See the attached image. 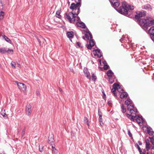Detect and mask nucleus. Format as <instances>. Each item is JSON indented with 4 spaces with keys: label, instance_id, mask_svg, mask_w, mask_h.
Listing matches in <instances>:
<instances>
[{
    "label": "nucleus",
    "instance_id": "4c0bfd02",
    "mask_svg": "<svg viewBox=\"0 0 154 154\" xmlns=\"http://www.w3.org/2000/svg\"><path fill=\"white\" fill-rule=\"evenodd\" d=\"M52 151L54 152H56V149L53 146H52Z\"/></svg>",
    "mask_w": 154,
    "mask_h": 154
},
{
    "label": "nucleus",
    "instance_id": "9b49d317",
    "mask_svg": "<svg viewBox=\"0 0 154 154\" xmlns=\"http://www.w3.org/2000/svg\"><path fill=\"white\" fill-rule=\"evenodd\" d=\"M110 2L112 6L116 9H117L116 8L118 7L120 5V3L118 0H110Z\"/></svg>",
    "mask_w": 154,
    "mask_h": 154
},
{
    "label": "nucleus",
    "instance_id": "e433bc0d",
    "mask_svg": "<svg viewBox=\"0 0 154 154\" xmlns=\"http://www.w3.org/2000/svg\"><path fill=\"white\" fill-rule=\"evenodd\" d=\"M60 12L59 11H57L56 13V16L57 17L60 18Z\"/></svg>",
    "mask_w": 154,
    "mask_h": 154
},
{
    "label": "nucleus",
    "instance_id": "0e129e2a",
    "mask_svg": "<svg viewBox=\"0 0 154 154\" xmlns=\"http://www.w3.org/2000/svg\"><path fill=\"white\" fill-rule=\"evenodd\" d=\"M0 154H2V153H0ZM4 154H5V153H4Z\"/></svg>",
    "mask_w": 154,
    "mask_h": 154
},
{
    "label": "nucleus",
    "instance_id": "2eb2a0df",
    "mask_svg": "<svg viewBox=\"0 0 154 154\" xmlns=\"http://www.w3.org/2000/svg\"><path fill=\"white\" fill-rule=\"evenodd\" d=\"M95 44L94 40L93 39H91L89 41V44L87 45V47L88 49H91L92 47L94 46Z\"/></svg>",
    "mask_w": 154,
    "mask_h": 154
},
{
    "label": "nucleus",
    "instance_id": "13d9d810",
    "mask_svg": "<svg viewBox=\"0 0 154 154\" xmlns=\"http://www.w3.org/2000/svg\"><path fill=\"white\" fill-rule=\"evenodd\" d=\"M82 38L83 39H85V37L84 36H83Z\"/></svg>",
    "mask_w": 154,
    "mask_h": 154
},
{
    "label": "nucleus",
    "instance_id": "79ce46f5",
    "mask_svg": "<svg viewBox=\"0 0 154 154\" xmlns=\"http://www.w3.org/2000/svg\"><path fill=\"white\" fill-rule=\"evenodd\" d=\"M74 9H75L76 10H75L74 12H77V11H78V14H79L80 12V10L79 9V7L77 8V9H76V8H75Z\"/></svg>",
    "mask_w": 154,
    "mask_h": 154
},
{
    "label": "nucleus",
    "instance_id": "a18cd8bd",
    "mask_svg": "<svg viewBox=\"0 0 154 154\" xmlns=\"http://www.w3.org/2000/svg\"><path fill=\"white\" fill-rule=\"evenodd\" d=\"M99 120L100 124L102 126L103 124V123L102 122V120Z\"/></svg>",
    "mask_w": 154,
    "mask_h": 154
},
{
    "label": "nucleus",
    "instance_id": "6ab92c4d",
    "mask_svg": "<svg viewBox=\"0 0 154 154\" xmlns=\"http://www.w3.org/2000/svg\"><path fill=\"white\" fill-rule=\"evenodd\" d=\"M76 25L79 27H82V28H85L86 26L85 24L82 22H77Z\"/></svg>",
    "mask_w": 154,
    "mask_h": 154
},
{
    "label": "nucleus",
    "instance_id": "0eeeda50",
    "mask_svg": "<svg viewBox=\"0 0 154 154\" xmlns=\"http://www.w3.org/2000/svg\"><path fill=\"white\" fill-rule=\"evenodd\" d=\"M13 50L6 48H0V53L2 54L7 53L8 54H12Z\"/></svg>",
    "mask_w": 154,
    "mask_h": 154
},
{
    "label": "nucleus",
    "instance_id": "a878e982",
    "mask_svg": "<svg viewBox=\"0 0 154 154\" xmlns=\"http://www.w3.org/2000/svg\"><path fill=\"white\" fill-rule=\"evenodd\" d=\"M107 75L109 78H111L113 76V73L111 70H109L107 72Z\"/></svg>",
    "mask_w": 154,
    "mask_h": 154
},
{
    "label": "nucleus",
    "instance_id": "8fccbe9b",
    "mask_svg": "<svg viewBox=\"0 0 154 154\" xmlns=\"http://www.w3.org/2000/svg\"><path fill=\"white\" fill-rule=\"evenodd\" d=\"M151 39L154 42V35L152 36Z\"/></svg>",
    "mask_w": 154,
    "mask_h": 154
},
{
    "label": "nucleus",
    "instance_id": "2f4dec72",
    "mask_svg": "<svg viewBox=\"0 0 154 154\" xmlns=\"http://www.w3.org/2000/svg\"><path fill=\"white\" fill-rule=\"evenodd\" d=\"M135 146L137 147V148L138 149L140 153H141V152H142V150L140 149V147L137 144H135Z\"/></svg>",
    "mask_w": 154,
    "mask_h": 154
},
{
    "label": "nucleus",
    "instance_id": "a19ab883",
    "mask_svg": "<svg viewBox=\"0 0 154 154\" xmlns=\"http://www.w3.org/2000/svg\"><path fill=\"white\" fill-rule=\"evenodd\" d=\"M40 148L39 147V151L41 152H42L43 150V146H41L40 147Z\"/></svg>",
    "mask_w": 154,
    "mask_h": 154
},
{
    "label": "nucleus",
    "instance_id": "dca6fc26",
    "mask_svg": "<svg viewBox=\"0 0 154 154\" xmlns=\"http://www.w3.org/2000/svg\"><path fill=\"white\" fill-rule=\"evenodd\" d=\"M138 117L141 119V120H140V119H138V118H137V116L136 115L135 117H133V119L132 120L131 119V118H129V119H130L131 120L133 121H134V119H135L136 120L137 122L139 123H140L141 121H142L143 120V118L142 117V116H138Z\"/></svg>",
    "mask_w": 154,
    "mask_h": 154
},
{
    "label": "nucleus",
    "instance_id": "a211bd4d",
    "mask_svg": "<svg viewBox=\"0 0 154 154\" xmlns=\"http://www.w3.org/2000/svg\"><path fill=\"white\" fill-rule=\"evenodd\" d=\"M85 38L88 40L91 39L92 38V36L90 32L88 31L87 33L85 34Z\"/></svg>",
    "mask_w": 154,
    "mask_h": 154
},
{
    "label": "nucleus",
    "instance_id": "de8ad7c7",
    "mask_svg": "<svg viewBox=\"0 0 154 154\" xmlns=\"http://www.w3.org/2000/svg\"><path fill=\"white\" fill-rule=\"evenodd\" d=\"M98 115L99 117L102 116L101 112L99 110H98Z\"/></svg>",
    "mask_w": 154,
    "mask_h": 154
},
{
    "label": "nucleus",
    "instance_id": "6e6552de",
    "mask_svg": "<svg viewBox=\"0 0 154 154\" xmlns=\"http://www.w3.org/2000/svg\"><path fill=\"white\" fill-rule=\"evenodd\" d=\"M139 21V25L145 27H147V25L148 23V19H142L138 20Z\"/></svg>",
    "mask_w": 154,
    "mask_h": 154
},
{
    "label": "nucleus",
    "instance_id": "6e6d98bb",
    "mask_svg": "<svg viewBox=\"0 0 154 154\" xmlns=\"http://www.w3.org/2000/svg\"><path fill=\"white\" fill-rule=\"evenodd\" d=\"M120 41L122 42V39H120Z\"/></svg>",
    "mask_w": 154,
    "mask_h": 154
},
{
    "label": "nucleus",
    "instance_id": "7c9ffc66",
    "mask_svg": "<svg viewBox=\"0 0 154 154\" xmlns=\"http://www.w3.org/2000/svg\"><path fill=\"white\" fill-rule=\"evenodd\" d=\"M121 108L122 112L125 113L126 112V109L124 107V105L122 104L121 106Z\"/></svg>",
    "mask_w": 154,
    "mask_h": 154
},
{
    "label": "nucleus",
    "instance_id": "69168bd1",
    "mask_svg": "<svg viewBox=\"0 0 154 154\" xmlns=\"http://www.w3.org/2000/svg\"><path fill=\"white\" fill-rule=\"evenodd\" d=\"M40 37H41V36H39V38H40Z\"/></svg>",
    "mask_w": 154,
    "mask_h": 154
},
{
    "label": "nucleus",
    "instance_id": "f8f14e48",
    "mask_svg": "<svg viewBox=\"0 0 154 154\" xmlns=\"http://www.w3.org/2000/svg\"><path fill=\"white\" fill-rule=\"evenodd\" d=\"M31 106L29 104H27L26 106V114L29 116L32 112Z\"/></svg>",
    "mask_w": 154,
    "mask_h": 154
},
{
    "label": "nucleus",
    "instance_id": "9d476101",
    "mask_svg": "<svg viewBox=\"0 0 154 154\" xmlns=\"http://www.w3.org/2000/svg\"><path fill=\"white\" fill-rule=\"evenodd\" d=\"M93 53L95 57L100 58L102 56V53L99 49H97L93 51Z\"/></svg>",
    "mask_w": 154,
    "mask_h": 154
},
{
    "label": "nucleus",
    "instance_id": "4be33fe9",
    "mask_svg": "<svg viewBox=\"0 0 154 154\" xmlns=\"http://www.w3.org/2000/svg\"><path fill=\"white\" fill-rule=\"evenodd\" d=\"M147 130L148 133L150 135H152L154 134V131L150 127H147Z\"/></svg>",
    "mask_w": 154,
    "mask_h": 154
},
{
    "label": "nucleus",
    "instance_id": "37998d69",
    "mask_svg": "<svg viewBox=\"0 0 154 154\" xmlns=\"http://www.w3.org/2000/svg\"><path fill=\"white\" fill-rule=\"evenodd\" d=\"M84 121L85 123L88 122V119L86 117H85L84 118Z\"/></svg>",
    "mask_w": 154,
    "mask_h": 154
},
{
    "label": "nucleus",
    "instance_id": "20e7f679",
    "mask_svg": "<svg viewBox=\"0 0 154 154\" xmlns=\"http://www.w3.org/2000/svg\"><path fill=\"white\" fill-rule=\"evenodd\" d=\"M117 90L119 92H123L124 90L121 86H120L117 83H115L113 84L112 87V88L111 90L112 92L113 93L115 97H116L117 94L116 93V90Z\"/></svg>",
    "mask_w": 154,
    "mask_h": 154
},
{
    "label": "nucleus",
    "instance_id": "412c9836",
    "mask_svg": "<svg viewBox=\"0 0 154 154\" xmlns=\"http://www.w3.org/2000/svg\"><path fill=\"white\" fill-rule=\"evenodd\" d=\"M149 33L150 34V37L151 38V36L154 35V26H152L150 28L149 31Z\"/></svg>",
    "mask_w": 154,
    "mask_h": 154
},
{
    "label": "nucleus",
    "instance_id": "3c124183",
    "mask_svg": "<svg viewBox=\"0 0 154 154\" xmlns=\"http://www.w3.org/2000/svg\"><path fill=\"white\" fill-rule=\"evenodd\" d=\"M138 143L140 145H141L142 144L141 142L140 141H138Z\"/></svg>",
    "mask_w": 154,
    "mask_h": 154
},
{
    "label": "nucleus",
    "instance_id": "72a5a7b5",
    "mask_svg": "<svg viewBox=\"0 0 154 154\" xmlns=\"http://www.w3.org/2000/svg\"><path fill=\"white\" fill-rule=\"evenodd\" d=\"M92 79L94 81H95L97 79V77L95 74L94 73L93 74L92 76Z\"/></svg>",
    "mask_w": 154,
    "mask_h": 154
},
{
    "label": "nucleus",
    "instance_id": "ddd939ff",
    "mask_svg": "<svg viewBox=\"0 0 154 154\" xmlns=\"http://www.w3.org/2000/svg\"><path fill=\"white\" fill-rule=\"evenodd\" d=\"M83 72L87 78L89 79V80H90L91 79V77L90 76V73L87 69L86 68H84L83 69Z\"/></svg>",
    "mask_w": 154,
    "mask_h": 154
},
{
    "label": "nucleus",
    "instance_id": "cd10ccee",
    "mask_svg": "<svg viewBox=\"0 0 154 154\" xmlns=\"http://www.w3.org/2000/svg\"><path fill=\"white\" fill-rule=\"evenodd\" d=\"M143 8L145 9H148L149 10H151L152 8L151 6L149 4H146L144 6Z\"/></svg>",
    "mask_w": 154,
    "mask_h": 154
},
{
    "label": "nucleus",
    "instance_id": "58836bf2",
    "mask_svg": "<svg viewBox=\"0 0 154 154\" xmlns=\"http://www.w3.org/2000/svg\"><path fill=\"white\" fill-rule=\"evenodd\" d=\"M81 43L79 42H77L76 43V46H78L79 47L82 48V47L81 46Z\"/></svg>",
    "mask_w": 154,
    "mask_h": 154
},
{
    "label": "nucleus",
    "instance_id": "39448f33",
    "mask_svg": "<svg viewBox=\"0 0 154 154\" xmlns=\"http://www.w3.org/2000/svg\"><path fill=\"white\" fill-rule=\"evenodd\" d=\"M76 2V4H75L74 3H72L70 7V9H74L77 8L78 7H80L81 6V0H74Z\"/></svg>",
    "mask_w": 154,
    "mask_h": 154
},
{
    "label": "nucleus",
    "instance_id": "49530a36",
    "mask_svg": "<svg viewBox=\"0 0 154 154\" xmlns=\"http://www.w3.org/2000/svg\"><path fill=\"white\" fill-rule=\"evenodd\" d=\"M25 130L24 129H23L22 131V132L21 135H22V137L25 134Z\"/></svg>",
    "mask_w": 154,
    "mask_h": 154
},
{
    "label": "nucleus",
    "instance_id": "5701e85b",
    "mask_svg": "<svg viewBox=\"0 0 154 154\" xmlns=\"http://www.w3.org/2000/svg\"><path fill=\"white\" fill-rule=\"evenodd\" d=\"M148 21L147 27L154 25V20H151L149 19H148Z\"/></svg>",
    "mask_w": 154,
    "mask_h": 154
},
{
    "label": "nucleus",
    "instance_id": "864d4df0",
    "mask_svg": "<svg viewBox=\"0 0 154 154\" xmlns=\"http://www.w3.org/2000/svg\"><path fill=\"white\" fill-rule=\"evenodd\" d=\"M85 123L86 124H87L88 126H89V124L88 122H87L86 123Z\"/></svg>",
    "mask_w": 154,
    "mask_h": 154
},
{
    "label": "nucleus",
    "instance_id": "e2e57ef3",
    "mask_svg": "<svg viewBox=\"0 0 154 154\" xmlns=\"http://www.w3.org/2000/svg\"><path fill=\"white\" fill-rule=\"evenodd\" d=\"M1 64H0V67H1Z\"/></svg>",
    "mask_w": 154,
    "mask_h": 154
},
{
    "label": "nucleus",
    "instance_id": "aec40b11",
    "mask_svg": "<svg viewBox=\"0 0 154 154\" xmlns=\"http://www.w3.org/2000/svg\"><path fill=\"white\" fill-rule=\"evenodd\" d=\"M128 96V94L127 92H121L120 95V97L121 98H126Z\"/></svg>",
    "mask_w": 154,
    "mask_h": 154
},
{
    "label": "nucleus",
    "instance_id": "7ed1b4c3",
    "mask_svg": "<svg viewBox=\"0 0 154 154\" xmlns=\"http://www.w3.org/2000/svg\"><path fill=\"white\" fill-rule=\"evenodd\" d=\"M72 10V11L68 13H66L65 14L64 17L70 23H72L73 21L72 17L74 16V15H78V11H77V12H74L75 10H76L75 9H71Z\"/></svg>",
    "mask_w": 154,
    "mask_h": 154
},
{
    "label": "nucleus",
    "instance_id": "c756f323",
    "mask_svg": "<svg viewBox=\"0 0 154 154\" xmlns=\"http://www.w3.org/2000/svg\"><path fill=\"white\" fill-rule=\"evenodd\" d=\"M73 17H72L73 21L74 22L75 20H76L77 21H79L80 20V18L79 17H76L74 15V16Z\"/></svg>",
    "mask_w": 154,
    "mask_h": 154
},
{
    "label": "nucleus",
    "instance_id": "bf43d9fd",
    "mask_svg": "<svg viewBox=\"0 0 154 154\" xmlns=\"http://www.w3.org/2000/svg\"><path fill=\"white\" fill-rule=\"evenodd\" d=\"M108 104H109L110 103V102H108Z\"/></svg>",
    "mask_w": 154,
    "mask_h": 154
},
{
    "label": "nucleus",
    "instance_id": "423d86ee",
    "mask_svg": "<svg viewBox=\"0 0 154 154\" xmlns=\"http://www.w3.org/2000/svg\"><path fill=\"white\" fill-rule=\"evenodd\" d=\"M146 12L144 11H142L139 12L138 13H137V15L135 16V18L138 21L140 19V18L146 16Z\"/></svg>",
    "mask_w": 154,
    "mask_h": 154
},
{
    "label": "nucleus",
    "instance_id": "1a4fd4ad",
    "mask_svg": "<svg viewBox=\"0 0 154 154\" xmlns=\"http://www.w3.org/2000/svg\"><path fill=\"white\" fill-rule=\"evenodd\" d=\"M17 83L19 88L23 92L25 91L26 87V86L23 83L18 82L17 81H14Z\"/></svg>",
    "mask_w": 154,
    "mask_h": 154
},
{
    "label": "nucleus",
    "instance_id": "09e8293b",
    "mask_svg": "<svg viewBox=\"0 0 154 154\" xmlns=\"http://www.w3.org/2000/svg\"><path fill=\"white\" fill-rule=\"evenodd\" d=\"M152 149H154V143H152Z\"/></svg>",
    "mask_w": 154,
    "mask_h": 154
},
{
    "label": "nucleus",
    "instance_id": "bb28decb",
    "mask_svg": "<svg viewBox=\"0 0 154 154\" xmlns=\"http://www.w3.org/2000/svg\"><path fill=\"white\" fill-rule=\"evenodd\" d=\"M5 15V13L4 11H0V20H3Z\"/></svg>",
    "mask_w": 154,
    "mask_h": 154
},
{
    "label": "nucleus",
    "instance_id": "ea45409f",
    "mask_svg": "<svg viewBox=\"0 0 154 154\" xmlns=\"http://www.w3.org/2000/svg\"><path fill=\"white\" fill-rule=\"evenodd\" d=\"M114 82V81L111 78H109V82L110 84H112Z\"/></svg>",
    "mask_w": 154,
    "mask_h": 154
},
{
    "label": "nucleus",
    "instance_id": "f3484780",
    "mask_svg": "<svg viewBox=\"0 0 154 154\" xmlns=\"http://www.w3.org/2000/svg\"><path fill=\"white\" fill-rule=\"evenodd\" d=\"M146 144V150L148 151L150 149V144L149 143V140L147 139L145 140Z\"/></svg>",
    "mask_w": 154,
    "mask_h": 154
},
{
    "label": "nucleus",
    "instance_id": "393cba45",
    "mask_svg": "<svg viewBox=\"0 0 154 154\" xmlns=\"http://www.w3.org/2000/svg\"><path fill=\"white\" fill-rule=\"evenodd\" d=\"M67 36L68 38H72L73 37V33L72 32H68L66 33Z\"/></svg>",
    "mask_w": 154,
    "mask_h": 154
},
{
    "label": "nucleus",
    "instance_id": "c9c22d12",
    "mask_svg": "<svg viewBox=\"0 0 154 154\" xmlns=\"http://www.w3.org/2000/svg\"><path fill=\"white\" fill-rule=\"evenodd\" d=\"M149 138L150 139V142L151 143H154V136H153L151 137H149Z\"/></svg>",
    "mask_w": 154,
    "mask_h": 154
},
{
    "label": "nucleus",
    "instance_id": "f03ea898",
    "mask_svg": "<svg viewBox=\"0 0 154 154\" xmlns=\"http://www.w3.org/2000/svg\"><path fill=\"white\" fill-rule=\"evenodd\" d=\"M122 6H120L119 9H116V11L120 13L125 15L127 16L128 15V10H132L134 9L133 6L128 5L125 2H122Z\"/></svg>",
    "mask_w": 154,
    "mask_h": 154
},
{
    "label": "nucleus",
    "instance_id": "f704fd0d",
    "mask_svg": "<svg viewBox=\"0 0 154 154\" xmlns=\"http://www.w3.org/2000/svg\"><path fill=\"white\" fill-rule=\"evenodd\" d=\"M1 114L3 116V117H5V115H6V113L5 112V110H2L1 112Z\"/></svg>",
    "mask_w": 154,
    "mask_h": 154
},
{
    "label": "nucleus",
    "instance_id": "c85d7f7f",
    "mask_svg": "<svg viewBox=\"0 0 154 154\" xmlns=\"http://www.w3.org/2000/svg\"><path fill=\"white\" fill-rule=\"evenodd\" d=\"M103 63L104 64V65L103 66L104 69L105 70L108 69L109 68V66L106 64V61H103Z\"/></svg>",
    "mask_w": 154,
    "mask_h": 154
},
{
    "label": "nucleus",
    "instance_id": "5fc2aeb1",
    "mask_svg": "<svg viewBox=\"0 0 154 154\" xmlns=\"http://www.w3.org/2000/svg\"><path fill=\"white\" fill-rule=\"evenodd\" d=\"M1 4H2V2H1V0H0V5Z\"/></svg>",
    "mask_w": 154,
    "mask_h": 154
},
{
    "label": "nucleus",
    "instance_id": "b1692460",
    "mask_svg": "<svg viewBox=\"0 0 154 154\" xmlns=\"http://www.w3.org/2000/svg\"><path fill=\"white\" fill-rule=\"evenodd\" d=\"M2 36L3 37V38H4V39L8 42L12 44L11 41L9 38L5 36V35L3 34L2 35Z\"/></svg>",
    "mask_w": 154,
    "mask_h": 154
},
{
    "label": "nucleus",
    "instance_id": "052dcab7",
    "mask_svg": "<svg viewBox=\"0 0 154 154\" xmlns=\"http://www.w3.org/2000/svg\"><path fill=\"white\" fill-rule=\"evenodd\" d=\"M40 41H39V44H40Z\"/></svg>",
    "mask_w": 154,
    "mask_h": 154
},
{
    "label": "nucleus",
    "instance_id": "c03bdc74",
    "mask_svg": "<svg viewBox=\"0 0 154 154\" xmlns=\"http://www.w3.org/2000/svg\"><path fill=\"white\" fill-rule=\"evenodd\" d=\"M128 135L130 137H131L132 136V135L130 132V131L129 130H128Z\"/></svg>",
    "mask_w": 154,
    "mask_h": 154
},
{
    "label": "nucleus",
    "instance_id": "603ef678",
    "mask_svg": "<svg viewBox=\"0 0 154 154\" xmlns=\"http://www.w3.org/2000/svg\"><path fill=\"white\" fill-rule=\"evenodd\" d=\"M99 120H102V116L99 117Z\"/></svg>",
    "mask_w": 154,
    "mask_h": 154
},
{
    "label": "nucleus",
    "instance_id": "f257e3e1",
    "mask_svg": "<svg viewBox=\"0 0 154 154\" xmlns=\"http://www.w3.org/2000/svg\"><path fill=\"white\" fill-rule=\"evenodd\" d=\"M125 103L127 106V109L129 111L130 114H126V116L128 118H131L132 120L133 119V117L136 116V113L137 112V109L134 107L132 102L130 99L128 98L125 101Z\"/></svg>",
    "mask_w": 154,
    "mask_h": 154
},
{
    "label": "nucleus",
    "instance_id": "680f3d73",
    "mask_svg": "<svg viewBox=\"0 0 154 154\" xmlns=\"http://www.w3.org/2000/svg\"><path fill=\"white\" fill-rule=\"evenodd\" d=\"M147 154H149V153H148V152H147Z\"/></svg>",
    "mask_w": 154,
    "mask_h": 154
},
{
    "label": "nucleus",
    "instance_id": "4d7b16f0",
    "mask_svg": "<svg viewBox=\"0 0 154 154\" xmlns=\"http://www.w3.org/2000/svg\"><path fill=\"white\" fill-rule=\"evenodd\" d=\"M144 152H143V153H142V152H141V153H140V154H144Z\"/></svg>",
    "mask_w": 154,
    "mask_h": 154
},
{
    "label": "nucleus",
    "instance_id": "473e14b6",
    "mask_svg": "<svg viewBox=\"0 0 154 154\" xmlns=\"http://www.w3.org/2000/svg\"><path fill=\"white\" fill-rule=\"evenodd\" d=\"M11 66H12V67L14 68H16V63L14 61L11 62Z\"/></svg>",
    "mask_w": 154,
    "mask_h": 154
},
{
    "label": "nucleus",
    "instance_id": "4468645a",
    "mask_svg": "<svg viewBox=\"0 0 154 154\" xmlns=\"http://www.w3.org/2000/svg\"><path fill=\"white\" fill-rule=\"evenodd\" d=\"M54 141V136L51 134L48 137V142L49 144L52 145Z\"/></svg>",
    "mask_w": 154,
    "mask_h": 154
}]
</instances>
